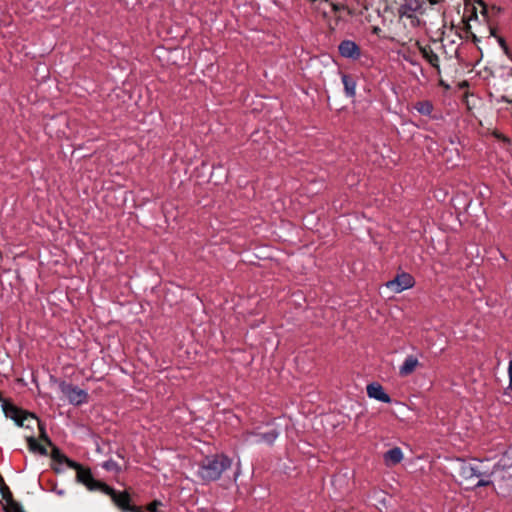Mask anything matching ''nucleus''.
Instances as JSON below:
<instances>
[{
    "instance_id": "nucleus-1",
    "label": "nucleus",
    "mask_w": 512,
    "mask_h": 512,
    "mask_svg": "<svg viewBox=\"0 0 512 512\" xmlns=\"http://www.w3.org/2000/svg\"><path fill=\"white\" fill-rule=\"evenodd\" d=\"M232 465V460L225 455H216L206 458L200 467L199 475L205 481L219 479L224 471Z\"/></svg>"
},
{
    "instance_id": "nucleus-2",
    "label": "nucleus",
    "mask_w": 512,
    "mask_h": 512,
    "mask_svg": "<svg viewBox=\"0 0 512 512\" xmlns=\"http://www.w3.org/2000/svg\"><path fill=\"white\" fill-rule=\"evenodd\" d=\"M2 408L5 416L12 419L18 426L30 428L32 424L40 425L38 419L33 414L19 409L6 400H3Z\"/></svg>"
},
{
    "instance_id": "nucleus-3",
    "label": "nucleus",
    "mask_w": 512,
    "mask_h": 512,
    "mask_svg": "<svg viewBox=\"0 0 512 512\" xmlns=\"http://www.w3.org/2000/svg\"><path fill=\"white\" fill-rule=\"evenodd\" d=\"M486 475V471L483 470V462H459V477L461 482L467 485H473L477 478Z\"/></svg>"
},
{
    "instance_id": "nucleus-4",
    "label": "nucleus",
    "mask_w": 512,
    "mask_h": 512,
    "mask_svg": "<svg viewBox=\"0 0 512 512\" xmlns=\"http://www.w3.org/2000/svg\"><path fill=\"white\" fill-rule=\"evenodd\" d=\"M59 389L65 399L72 405L79 406L88 402L87 391L77 386L63 381L59 384Z\"/></svg>"
},
{
    "instance_id": "nucleus-5",
    "label": "nucleus",
    "mask_w": 512,
    "mask_h": 512,
    "mask_svg": "<svg viewBox=\"0 0 512 512\" xmlns=\"http://www.w3.org/2000/svg\"><path fill=\"white\" fill-rule=\"evenodd\" d=\"M75 467L77 468L78 481L85 485L89 490H99L102 492L105 489L110 491V487L108 485L93 478L89 469H84L79 465H75Z\"/></svg>"
},
{
    "instance_id": "nucleus-6",
    "label": "nucleus",
    "mask_w": 512,
    "mask_h": 512,
    "mask_svg": "<svg viewBox=\"0 0 512 512\" xmlns=\"http://www.w3.org/2000/svg\"><path fill=\"white\" fill-rule=\"evenodd\" d=\"M415 280L412 275L408 273H400L394 279L386 283V287L394 293H401L404 290L410 289L414 286Z\"/></svg>"
},
{
    "instance_id": "nucleus-7",
    "label": "nucleus",
    "mask_w": 512,
    "mask_h": 512,
    "mask_svg": "<svg viewBox=\"0 0 512 512\" xmlns=\"http://www.w3.org/2000/svg\"><path fill=\"white\" fill-rule=\"evenodd\" d=\"M278 435H279V433L275 430H270L265 433L249 432L244 435V441L252 443V444H260V443L272 444L276 440Z\"/></svg>"
},
{
    "instance_id": "nucleus-8",
    "label": "nucleus",
    "mask_w": 512,
    "mask_h": 512,
    "mask_svg": "<svg viewBox=\"0 0 512 512\" xmlns=\"http://www.w3.org/2000/svg\"><path fill=\"white\" fill-rule=\"evenodd\" d=\"M104 494L109 495L114 503L121 508L124 511L131 512V508H134L135 506L130 505V496L127 492H119L117 493L114 489L110 487V491L103 490Z\"/></svg>"
},
{
    "instance_id": "nucleus-9",
    "label": "nucleus",
    "mask_w": 512,
    "mask_h": 512,
    "mask_svg": "<svg viewBox=\"0 0 512 512\" xmlns=\"http://www.w3.org/2000/svg\"><path fill=\"white\" fill-rule=\"evenodd\" d=\"M367 395L369 398L375 399L383 403H390L391 398L385 392L383 386L378 382H372L366 387Z\"/></svg>"
},
{
    "instance_id": "nucleus-10",
    "label": "nucleus",
    "mask_w": 512,
    "mask_h": 512,
    "mask_svg": "<svg viewBox=\"0 0 512 512\" xmlns=\"http://www.w3.org/2000/svg\"><path fill=\"white\" fill-rule=\"evenodd\" d=\"M339 53L344 58L358 59L361 56L359 46L351 40H344L339 44Z\"/></svg>"
},
{
    "instance_id": "nucleus-11",
    "label": "nucleus",
    "mask_w": 512,
    "mask_h": 512,
    "mask_svg": "<svg viewBox=\"0 0 512 512\" xmlns=\"http://www.w3.org/2000/svg\"><path fill=\"white\" fill-rule=\"evenodd\" d=\"M420 366L421 363L416 356L408 355L399 367V375L401 377H407L414 373Z\"/></svg>"
},
{
    "instance_id": "nucleus-12",
    "label": "nucleus",
    "mask_w": 512,
    "mask_h": 512,
    "mask_svg": "<svg viewBox=\"0 0 512 512\" xmlns=\"http://www.w3.org/2000/svg\"><path fill=\"white\" fill-rule=\"evenodd\" d=\"M491 474L494 476V483L498 484L499 481L501 483L508 482L512 479V465L506 467L505 465L499 463L497 464Z\"/></svg>"
},
{
    "instance_id": "nucleus-13",
    "label": "nucleus",
    "mask_w": 512,
    "mask_h": 512,
    "mask_svg": "<svg viewBox=\"0 0 512 512\" xmlns=\"http://www.w3.org/2000/svg\"><path fill=\"white\" fill-rule=\"evenodd\" d=\"M383 459L386 466H395L403 460V452L399 447H394L384 454Z\"/></svg>"
},
{
    "instance_id": "nucleus-14",
    "label": "nucleus",
    "mask_w": 512,
    "mask_h": 512,
    "mask_svg": "<svg viewBox=\"0 0 512 512\" xmlns=\"http://www.w3.org/2000/svg\"><path fill=\"white\" fill-rule=\"evenodd\" d=\"M420 52L423 56V58L433 67L438 68L439 67V57L436 53L433 52V50L428 47H420Z\"/></svg>"
},
{
    "instance_id": "nucleus-15",
    "label": "nucleus",
    "mask_w": 512,
    "mask_h": 512,
    "mask_svg": "<svg viewBox=\"0 0 512 512\" xmlns=\"http://www.w3.org/2000/svg\"><path fill=\"white\" fill-rule=\"evenodd\" d=\"M342 83L344 85L346 95L348 97H354L356 93V82L354 79L346 74H343Z\"/></svg>"
},
{
    "instance_id": "nucleus-16",
    "label": "nucleus",
    "mask_w": 512,
    "mask_h": 512,
    "mask_svg": "<svg viewBox=\"0 0 512 512\" xmlns=\"http://www.w3.org/2000/svg\"><path fill=\"white\" fill-rule=\"evenodd\" d=\"M444 0H407V6L414 11L421 10L426 3L435 5L443 2Z\"/></svg>"
},
{
    "instance_id": "nucleus-17",
    "label": "nucleus",
    "mask_w": 512,
    "mask_h": 512,
    "mask_svg": "<svg viewBox=\"0 0 512 512\" xmlns=\"http://www.w3.org/2000/svg\"><path fill=\"white\" fill-rule=\"evenodd\" d=\"M495 485L496 491L500 496L505 498H509L512 496V484H510V481L505 483H501V481H499V483Z\"/></svg>"
},
{
    "instance_id": "nucleus-18",
    "label": "nucleus",
    "mask_w": 512,
    "mask_h": 512,
    "mask_svg": "<svg viewBox=\"0 0 512 512\" xmlns=\"http://www.w3.org/2000/svg\"><path fill=\"white\" fill-rule=\"evenodd\" d=\"M415 109L422 115H430L433 106L429 101H420L415 104Z\"/></svg>"
},
{
    "instance_id": "nucleus-19",
    "label": "nucleus",
    "mask_w": 512,
    "mask_h": 512,
    "mask_svg": "<svg viewBox=\"0 0 512 512\" xmlns=\"http://www.w3.org/2000/svg\"><path fill=\"white\" fill-rule=\"evenodd\" d=\"M26 439L28 441L29 448L32 451H38L41 454H46V449L43 446L39 445L33 436H26Z\"/></svg>"
},
{
    "instance_id": "nucleus-20",
    "label": "nucleus",
    "mask_w": 512,
    "mask_h": 512,
    "mask_svg": "<svg viewBox=\"0 0 512 512\" xmlns=\"http://www.w3.org/2000/svg\"><path fill=\"white\" fill-rule=\"evenodd\" d=\"M491 476H493L491 473L486 472V475L476 479L477 481L473 483V486L483 487L492 484L493 481L490 479Z\"/></svg>"
},
{
    "instance_id": "nucleus-21",
    "label": "nucleus",
    "mask_w": 512,
    "mask_h": 512,
    "mask_svg": "<svg viewBox=\"0 0 512 512\" xmlns=\"http://www.w3.org/2000/svg\"><path fill=\"white\" fill-rule=\"evenodd\" d=\"M331 7L335 13H338L340 11H345V10H347L349 12V10L344 5H341V4L331 3Z\"/></svg>"
},
{
    "instance_id": "nucleus-22",
    "label": "nucleus",
    "mask_w": 512,
    "mask_h": 512,
    "mask_svg": "<svg viewBox=\"0 0 512 512\" xmlns=\"http://www.w3.org/2000/svg\"><path fill=\"white\" fill-rule=\"evenodd\" d=\"M499 44H500V46L503 48L504 53H505L506 55H509V48L507 47V45H506L505 41H504L503 39H500V40H499Z\"/></svg>"
},
{
    "instance_id": "nucleus-23",
    "label": "nucleus",
    "mask_w": 512,
    "mask_h": 512,
    "mask_svg": "<svg viewBox=\"0 0 512 512\" xmlns=\"http://www.w3.org/2000/svg\"><path fill=\"white\" fill-rule=\"evenodd\" d=\"M508 375H509L510 384H512V360L509 361Z\"/></svg>"
},
{
    "instance_id": "nucleus-24",
    "label": "nucleus",
    "mask_w": 512,
    "mask_h": 512,
    "mask_svg": "<svg viewBox=\"0 0 512 512\" xmlns=\"http://www.w3.org/2000/svg\"><path fill=\"white\" fill-rule=\"evenodd\" d=\"M501 100H502V101H505V102H507V103H511V104H512V97H511V98H509V97H507V96H502V97H501Z\"/></svg>"
},
{
    "instance_id": "nucleus-25",
    "label": "nucleus",
    "mask_w": 512,
    "mask_h": 512,
    "mask_svg": "<svg viewBox=\"0 0 512 512\" xmlns=\"http://www.w3.org/2000/svg\"><path fill=\"white\" fill-rule=\"evenodd\" d=\"M131 512H143V510H142V508L139 506V507L131 508Z\"/></svg>"
},
{
    "instance_id": "nucleus-26",
    "label": "nucleus",
    "mask_w": 512,
    "mask_h": 512,
    "mask_svg": "<svg viewBox=\"0 0 512 512\" xmlns=\"http://www.w3.org/2000/svg\"><path fill=\"white\" fill-rule=\"evenodd\" d=\"M509 59L512 61V52L509 51V55H507Z\"/></svg>"
}]
</instances>
